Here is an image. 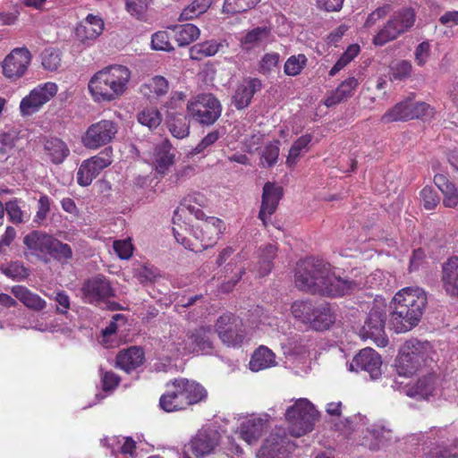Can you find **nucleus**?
<instances>
[{"label":"nucleus","mask_w":458,"mask_h":458,"mask_svg":"<svg viewBox=\"0 0 458 458\" xmlns=\"http://www.w3.org/2000/svg\"><path fill=\"white\" fill-rule=\"evenodd\" d=\"M51 199L46 195L42 194L38 201V211L34 217V222L40 225L47 216V214L50 211L51 206Z\"/></svg>","instance_id":"nucleus-63"},{"label":"nucleus","mask_w":458,"mask_h":458,"mask_svg":"<svg viewBox=\"0 0 458 458\" xmlns=\"http://www.w3.org/2000/svg\"><path fill=\"white\" fill-rule=\"evenodd\" d=\"M277 246L273 243H267L260 246L258 250V273L259 276L268 275L273 269V260L276 257Z\"/></svg>","instance_id":"nucleus-38"},{"label":"nucleus","mask_w":458,"mask_h":458,"mask_svg":"<svg viewBox=\"0 0 458 458\" xmlns=\"http://www.w3.org/2000/svg\"><path fill=\"white\" fill-rule=\"evenodd\" d=\"M294 278L299 289L328 297L351 294L361 285L360 282L336 276L329 263L314 258L297 263Z\"/></svg>","instance_id":"nucleus-1"},{"label":"nucleus","mask_w":458,"mask_h":458,"mask_svg":"<svg viewBox=\"0 0 458 458\" xmlns=\"http://www.w3.org/2000/svg\"><path fill=\"white\" fill-rule=\"evenodd\" d=\"M240 259L241 258L238 254L225 265L224 268L225 276L224 281L219 286L220 292L224 293H230L245 274V268L243 267H236Z\"/></svg>","instance_id":"nucleus-32"},{"label":"nucleus","mask_w":458,"mask_h":458,"mask_svg":"<svg viewBox=\"0 0 458 458\" xmlns=\"http://www.w3.org/2000/svg\"><path fill=\"white\" fill-rule=\"evenodd\" d=\"M433 115V109L425 102H414L411 99V114L412 119H427Z\"/></svg>","instance_id":"nucleus-61"},{"label":"nucleus","mask_w":458,"mask_h":458,"mask_svg":"<svg viewBox=\"0 0 458 458\" xmlns=\"http://www.w3.org/2000/svg\"><path fill=\"white\" fill-rule=\"evenodd\" d=\"M437 380V377L434 373L420 377L409 389V395L414 398L428 399L436 390Z\"/></svg>","instance_id":"nucleus-36"},{"label":"nucleus","mask_w":458,"mask_h":458,"mask_svg":"<svg viewBox=\"0 0 458 458\" xmlns=\"http://www.w3.org/2000/svg\"><path fill=\"white\" fill-rule=\"evenodd\" d=\"M223 135L219 130H214L208 132L200 142L191 150L192 155H197L204 152L207 148H210L218 139Z\"/></svg>","instance_id":"nucleus-60"},{"label":"nucleus","mask_w":458,"mask_h":458,"mask_svg":"<svg viewBox=\"0 0 458 458\" xmlns=\"http://www.w3.org/2000/svg\"><path fill=\"white\" fill-rule=\"evenodd\" d=\"M411 99L408 98L397 103L391 109L386 111L381 117L385 123L411 120Z\"/></svg>","instance_id":"nucleus-40"},{"label":"nucleus","mask_w":458,"mask_h":458,"mask_svg":"<svg viewBox=\"0 0 458 458\" xmlns=\"http://www.w3.org/2000/svg\"><path fill=\"white\" fill-rule=\"evenodd\" d=\"M11 293L29 310L38 312L47 307V301L26 286L14 285Z\"/></svg>","instance_id":"nucleus-28"},{"label":"nucleus","mask_w":458,"mask_h":458,"mask_svg":"<svg viewBox=\"0 0 458 458\" xmlns=\"http://www.w3.org/2000/svg\"><path fill=\"white\" fill-rule=\"evenodd\" d=\"M434 183L444 196L443 205L448 208H455L458 206V187L441 174L435 175Z\"/></svg>","instance_id":"nucleus-30"},{"label":"nucleus","mask_w":458,"mask_h":458,"mask_svg":"<svg viewBox=\"0 0 458 458\" xmlns=\"http://www.w3.org/2000/svg\"><path fill=\"white\" fill-rule=\"evenodd\" d=\"M44 153L54 165H61L70 155V149L65 141L57 137H51L44 141Z\"/></svg>","instance_id":"nucleus-27"},{"label":"nucleus","mask_w":458,"mask_h":458,"mask_svg":"<svg viewBox=\"0 0 458 458\" xmlns=\"http://www.w3.org/2000/svg\"><path fill=\"white\" fill-rule=\"evenodd\" d=\"M51 234L44 231L33 230L23 237L24 256L35 258L38 261L47 264V251Z\"/></svg>","instance_id":"nucleus-17"},{"label":"nucleus","mask_w":458,"mask_h":458,"mask_svg":"<svg viewBox=\"0 0 458 458\" xmlns=\"http://www.w3.org/2000/svg\"><path fill=\"white\" fill-rule=\"evenodd\" d=\"M172 149L173 147L168 140H164L155 146L153 157L156 170L158 174H165L174 164V155Z\"/></svg>","instance_id":"nucleus-31"},{"label":"nucleus","mask_w":458,"mask_h":458,"mask_svg":"<svg viewBox=\"0 0 458 458\" xmlns=\"http://www.w3.org/2000/svg\"><path fill=\"white\" fill-rule=\"evenodd\" d=\"M263 84L261 80L258 78H245L239 84L233 96L232 103L238 110L248 107L255 93L261 90Z\"/></svg>","instance_id":"nucleus-20"},{"label":"nucleus","mask_w":458,"mask_h":458,"mask_svg":"<svg viewBox=\"0 0 458 458\" xmlns=\"http://www.w3.org/2000/svg\"><path fill=\"white\" fill-rule=\"evenodd\" d=\"M42 65L47 71H56L61 65L60 51L54 48L46 49L42 54Z\"/></svg>","instance_id":"nucleus-54"},{"label":"nucleus","mask_w":458,"mask_h":458,"mask_svg":"<svg viewBox=\"0 0 458 458\" xmlns=\"http://www.w3.org/2000/svg\"><path fill=\"white\" fill-rule=\"evenodd\" d=\"M458 441L447 445L445 441L434 443L425 454V458H458Z\"/></svg>","instance_id":"nucleus-42"},{"label":"nucleus","mask_w":458,"mask_h":458,"mask_svg":"<svg viewBox=\"0 0 458 458\" xmlns=\"http://www.w3.org/2000/svg\"><path fill=\"white\" fill-rule=\"evenodd\" d=\"M268 428V415L251 417L240 427L241 437L249 445L256 443Z\"/></svg>","instance_id":"nucleus-23"},{"label":"nucleus","mask_w":458,"mask_h":458,"mask_svg":"<svg viewBox=\"0 0 458 458\" xmlns=\"http://www.w3.org/2000/svg\"><path fill=\"white\" fill-rule=\"evenodd\" d=\"M138 122L150 131L157 129L162 123V114L156 107H146L137 114Z\"/></svg>","instance_id":"nucleus-46"},{"label":"nucleus","mask_w":458,"mask_h":458,"mask_svg":"<svg viewBox=\"0 0 458 458\" xmlns=\"http://www.w3.org/2000/svg\"><path fill=\"white\" fill-rule=\"evenodd\" d=\"M242 320L233 313L220 316L215 325V330L220 340L228 346L240 345L244 339Z\"/></svg>","instance_id":"nucleus-14"},{"label":"nucleus","mask_w":458,"mask_h":458,"mask_svg":"<svg viewBox=\"0 0 458 458\" xmlns=\"http://www.w3.org/2000/svg\"><path fill=\"white\" fill-rule=\"evenodd\" d=\"M194 204H197L199 207L205 206L206 199L204 195L196 192L184 198L178 208L174 211V221L177 218L180 213H184L185 211L194 215L197 219H204V212L200 208H197Z\"/></svg>","instance_id":"nucleus-34"},{"label":"nucleus","mask_w":458,"mask_h":458,"mask_svg":"<svg viewBox=\"0 0 458 458\" xmlns=\"http://www.w3.org/2000/svg\"><path fill=\"white\" fill-rule=\"evenodd\" d=\"M423 207L427 210H433L440 202V197L433 188L426 186L420 191Z\"/></svg>","instance_id":"nucleus-56"},{"label":"nucleus","mask_w":458,"mask_h":458,"mask_svg":"<svg viewBox=\"0 0 458 458\" xmlns=\"http://www.w3.org/2000/svg\"><path fill=\"white\" fill-rule=\"evenodd\" d=\"M3 273L14 281H23L30 276V269L21 261H12L2 268Z\"/></svg>","instance_id":"nucleus-51"},{"label":"nucleus","mask_w":458,"mask_h":458,"mask_svg":"<svg viewBox=\"0 0 458 458\" xmlns=\"http://www.w3.org/2000/svg\"><path fill=\"white\" fill-rule=\"evenodd\" d=\"M145 355L141 348L137 346L130 347L120 351L115 359L116 367L127 373L136 369L144 362Z\"/></svg>","instance_id":"nucleus-25"},{"label":"nucleus","mask_w":458,"mask_h":458,"mask_svg":"<svg viewBox=\"0 0 458 458\" xmlns=\"http://www.w3.org/2000/svg\"><path fill=\"white\" fill-rule=\"evenodd\" d=\"M386 306L374 304L370 309L360 335L363 339H371L377 346L384 347L388 344L385 333Z\"/></svg>","instance_id":"nucleus-10"},{"label":"nucleus","mask_w":458,"mask_h":458,"mask_svg":"<svg viewBox=\"0 0 458 458\" xmlns=\"http://www.w3.org/2000/svg\"><path fill=\"white\" fill-rule=\"evenodd\" d=\"M99 174L90 159L84 160L77 172V182L81 186H89Z\"/></svg>","instance_id":"nucleus-48"},{"label":"nucleus","mask_w":458,"mask_h":458,"mask_svg":"<svg viewBox=\"0 0 458 458\" xmlns=\"http://www.w3.org/2000/svg\"><path fill=\"white\" fill-rule=\"evenodd\" d=\"M119 131V124L108 119H102L89 126L82 136V143L89 149H98L113 141Z\"/></svg>","instance_id":"nucleus-12"},{"label":"nucleus","mask_w":458,"mask_h":458,"mask_svg":"<svg viewBox=\"0 0 458 458\" xmlns=\"http://www.w3.org/2000/svg\"><path fill=\"white\" fill-rule=\"evenodd\" d=\"M150 0H126L127 12L137 19L144 17Z\"/></svg>","instance_id":"nucleus-59"},{"label":"nucleus","mask_w":458,"mask_h":458,"mask_svg":"<svg viewBox=\"0 0 458 458\" xmlns=\"http://www.w3.org/2000/svg\"><path fill=\"white\" fill-rule=\"evenodd\" d=\"M72 258V250L71 246L59 241L52 235L47 251V264L50 262L51 259H54L55 260H57L61 263H66Z\"/></svg>","instance_id":"nucleus-41"},{"label":"nucleus","mask_w":458,"mask_h":458,"mask_svg":"<svg viewBox=\"0 0 458 458\" xmlns=\"http://www.w3.org/2000/svg\"><path fill=\"white\" fill-rule=\"evenodd\" d=\"M280 344L285 356L298 355L303 352L301 338L296 334L285 336L282 339Z\"/></svg>","instance_id":"nucleus-52"},{"label":"nucleus","mask_w":458,"mask_h":458,"mask_svg":"<svg viewBox=\"0 0 458 458\" xmlns=\"http://www.w3.org/2000/svg\"><path fill=\"white\" fill-rule=\"evenodd\" d=\"M311 135L305 134L298 138L292 145L289 155L286 159L288 165H294L301 154L308 150V146L311 141Z\"/></svg>","instance_id":"nucleus-49"},{"label":"nucleus","mask_w":458,"mask_h":458,"mask_svg":"<svg viewBox=\"0 0 458 458\" xmlns=\"http://www.w3.org/2000/svg\"><path fill=\"white\" fill-rule=\"evenodd\" d=\"M381 356L372 348H364L354 356L350 363L352 371H366L372 379H377L382 374Z\"/></svg>","instance_id":"nucleus-18"},{"label":"nucleus","mask_w":458,"mask_h":458,"mask_svg":"<svg viewBox=\"0 0 458 458\" xmlns=\"http://www.w3.org/2000/svg\"><path fill=\"white\" fill-rule=\"evenodd\" d=\"M177 352L210 354L214 350V333L210 327H199L187 332L186 335L173 341Z\"/></svg>","instance_id":"nucleus-7"},{"label":"nucleus","mask_w":458,"mask_h":458,"mask_svg":"<svg viewBox=\"0 0 458 458\" xmlns=\"http://www.w3.org/2000/svg\"><path fill=\"white\" fill-rule=\"evenodd\" d=\"M99 371L101 376L102 388L105 392L112 391L118 386L121 381V378L118 375L113 371L104 372L102 368L99 369Z\"/></svg>","instance_id":"nucleus-64"},{"label":"nucleus","mask_w":458,"mask_h":458,"mask_svg":"<svg viewBox=\"0 0 458 458\" xmlns=\"http://www.w3.org/2000/svg\"><path fill=\"white\" fill-rule=\"evenodd\" d=\"M57 92V86L54 82H46L30 91L20 103L22 115H31L48 102Z\"/></svg>","instance_id":"nucleus-16"},{"label":"nucleus","mask_w":458,"mask_h":458,"mask_svg":"<svg viewBox=\"0 0 458 458\" xmlns=\"http://www.w3.org/2000/svg\"><path fill=\"white\" fill-rule=\"evenodd\" d=\"M5 212L12 223L16 225L24 223L23 212L17 199H13L5 203Z\"/></svg>","instance_id":"nucleus-58"},{"label":"nucleus","mask_w":458,"mask_h":458,"mask_svg":"<svg viewBox=\"0 0 458 458\" xmlns=\"http://www.w3.org/2000/svg\"><path fill=\"white\" fill-rule=\"evenodd\" d=\"M32 55L26 47L13 48L1 62L3 75L16 81L26 73Z\"/></svg>","instance_id":"nucleus-13"},{"label":"nucleus","mask_w":458,"mask_h":458,"mask_svg":"<svg viewBox=\"0 0 458 458\" xmlns=\"http://www.w3.org/2000/svg\"><path fill=\"white\" fill-rule=\"evenodd\" d=\"M151 47L155 50L171 52L174 50L167 31H157L152 35Z\"/></svg>","instance_id":"nucleus-57"},{"label":"nucleus","mask_w":458,"mask_h":458,"mask_svg":"<svg viewBox=\"0 0 458 458\" xmlns=\"http://www.w3.org/2000/svg\"><path fill=\"white\" fill-rule=\"evenodd\" d=\"M442 283L447 294L458 297V257L449 258L442 267Z\"/></svg>","instance_id":"nucleus-26"},{"label":"nucleus","mask_w":458,"mask_h":458,"mask_svg":"<svg viewBox=\"0 0 458 458\" xmlns=\"http://www.w3.org/2000/svg\"><path fill=\"white\" fill-rule=\"evenodd\" d=\"M130 80L131 71L127 66L114 64L96 72L88 88L96 101L110 102L126 91Z\"/></svg>","instance_id":"nucleus-4"},{"label":"nucleus","mask_w":458,"mask_h":458,"mask_svg":"<svg viewBox=\"0 0 458 458\" xmlns=\"http://www.w3.org/2000/svg\"><path fill=\"white\" fill-rule=\"evenodd\" d=\"M307 57L303 54L290 56L284 66V72L288 76L299 75L307 64Z\"/></svg>","instance_id":"nucleus-53"},{"label":"nucleus","mask_w":458,"mask_h":458,"mask_svg":"<svg viewBox=\"0 0 458 458\" xmlns=\"http://www.w3.org/2000/svg\"><path fill=\"white\" fill-rule=\"evenodd\" d=\"M104 30V22L101 18L89 14L75 29L76 38L83 44L89 45Z\"/></svg>","instance_id":"nucleus-24"},{"label":"nucleus","mask_w":458,"mask_h":458,"mask_svg":"<svg viewBox=\"0 0 458 458\" xmlns=\"http://www.w3.org/2000/svg\"><path fill=\"white\" fill-rule=\"evenodd\" d=\"M318 416V411L308 399H299L285 411L290 434L301 437L311 431Z\"/></svg>","instance_id":"nucleus-5"},{"label":"nucleus","mask_w":458,"mask_h":458,"mask_svg":"<svg viewBox=\"0 0 458 458\" xmlns=\"http://www.w3.org/2000/svg\"><path fill=\"white\" fill-rule=\"evenodd\" d=\"M279 156V141L275 140L273 142L268 143L264 148L261 156V162L264 166L271 167L274 165Z\"/></svg>","instance_id":"nucleus-55"},{"label":"nucleus","mask_w":458,"mask_h":458,"mask_svg":"<svg viewBox=\"0 0 458 458\" xmlns=\"http://www.w3.org/2000/svg\"><path fill=\"white\" fill-rule=\"evenodd\" d=\"M289 440L284 428L272 431L258 452V458H284Z\"/></svg>","instance_id":"nucleus-19"},{"label":"nucleus","mask_w":458,"mask_h":458,"mask_svg":"<svg viewBox=\"0 0 458 458\" xmlns=\"http://www.w3.org/2000/svg\"><path fill=\"white\" fill-rule=\"evenodd\" d=\"M368 434L374 440L369 445L371 450H378L393 439V432L383 426H373L367 429Z\"/></svg>","instance_id":"nucleus-44"},{"label":"nucleus","mask_w":458,"mask_h":458,"mask_svg":"<svg viewBox=\"0 0 458 458\" xmlns=\"http://www.w3.org/2000/svg\"><path fill=\"white\" fill-rule=\"evenodd\" d=\"M416 13L412 8H403L394 13L385 26L373 38V44L384 46L409 31L415 23Z\"/></svg>","instance_id":"nucleus-8"},{"label":"nucleus","mask_w":458,"mask_h":458,"mask_svg":"<svg viewBox=\"0 0 458 458\" xmlns=\"http://www.w3.org/2000/svg\"><path fill=\"white\" fill-rule=\"evenodd\" d=\"M207 389L199 382L186 377H177L165 384V391L158 402L165 412L186 411L190 407L206 402Z\"/></svg>","instance_id":"nucleus-3"},{"label":"nucleus","mask_w":458,"mask_h":458,"mask_svg":"<svg viewBox=\"0 0 458 458\" xmlns=\"http://www.w3.org/2000/svg\"><path fill=\"white\" fill-rule=\"evenodd\" d=\"M168 81L164 77L155 76L141 86L140 91L148 98H150L151 94L155 97H162L168 92Z\"/></svg>","instance_id":"nucleus-45"},{"label":"nucleus","mask_w":458,"mask_h":458,"mask_svg":"<svg viewBox=\"0 0 458 458\" xmlns=\"http://www.w3.org/2000/svg\"><path fill=\"white\" fill-rule=\"evenodd\" d=\"M268 36L269 30L267 27L254 28L253 30L248 31L246 35L240 39V47L242 49L249 51L258 47L260 43L267 39Z\"/></svg>","instance_id":"nucleus-43"},{"label":"nucleus","mask_w":458,"mask_h":458,"mask_svg":"<svg viewBox=\"0 0 458 458\" xmlns=\"http://www.w3.org/2000/svg\"><path fill=\"white\" fill-rule=\"evenodd\" d=\"M166 124L170 133L176 139H184L190 134V121L184 114L168 112Z\"/></svg>","instance_id":"nucleus-35"},{"label":"nucleus","mask_w":458,"mask_h":458,"mask_svg":"<svg viewBox=\"0 0 458 458\" xmlns=\"http://www.w3.org/2000/svg\"><path fill=\"white\" fill-rule=\"evenodd\" d=\"M196 229L199 231V235H197V238H200L203 242V249H208L214 246L223 234L225 224L217 217L208 216L201 225H197Z\"/></svg>","instance_id":"nucleus-22"},{"label":"nucleus","mask_w":458,"mask_h":458,"mask_svg":"<svg viewBox=\"0 0 458 458\" xmlns=\"http://www.w3.org/2000/svg\"><path fill=\"white\" fill-rule=\"evenodd\" d=\"M359 84L360 81L357 78L348 77L325 99V105L331 107L351 98Z\"/></svg>","instance_id":"nucleus-29"},{"label":"nucleus","mask_w":458,"mask_h":458,"mask_svg":"<svg viewBox=\"0 0 458 458\" xmlns=\"http://www.w3.org/2000/svg\"><path fill=\"white\" fill-rule=\"evenodd\" d=\"M427 304L425 292L403 288L395 293L391 305L390 325L396 333H405L415 327Z\"/></svg>","instance_id":"nucleus-2"},{"label":"nucleus","mask_w":458,"mask_h":458,"mask_svg":"<svg viewBox=\"0 0 458 458\" xmlns=\"http://www.w3.org/2000/svg\"><path fill=\"white\" fill-rule=\"evenodd\" d=\"M224 47L225 45L222 42L210 40L195 45L191 47V53L193 58L200 59L202 56L215 55Z\"/></svg>","instance_id":"nucleus-50"},{"label":"nucleus","mask_w":458,"mask_h":458,"mask_svg":"<svg viewBox=\"0 0 458 458\" xmlns=\"http://www.w3.org/2000/svg\"><path fill=\"white\" fill-rule=\"evenodd\" d=\"M220 440V433L215 428H202L191 439L187 448L196 458H204L214 453Z\"/></svg>","instance_id":"nucleus-15"},{"label":"nucleus","mask_w":458,"mask_h":458,"mask_svg":"<svg viewBox=\"0 0 458 458\" xmlns=\"http://www.w3.org/2000/svg\"><path fill=\"white\" fill-rule=\"evenodd\" d=\"M316 307L311 301H298L293 303L291 310L294 318H298L304 324H310Z\"/></svg>","instance_id":"nucleus-47"},{"label":"nucleus","mask_w":458,"mask_h":458,"mask_svg":"<svg viewBox=\"0 0 458 458\" xmlns=\"http://www.w3.org/2000/svg\"><path fill=\"white\" fill-rule=\"evenodd\" d=\"M335 317L327 303H322L316 307L314 315L310 322V327L317 331H323L335 323Z\"/></svg>","instance_id":"nucleus-37"},{"label":"nucleus","mask_w":458,"mask_h":458,"mask_svg":"<svg viewBox=\"0 0 458 458\" xmlns=\"http://www.w3.org/2000/svg\"><path fill=\"white\" fill-rule=\"evenodd\" d=\"M283 196V189L275 183L267 182L263 187L261 207L259 218L267 225V218L269 217L277 208L278 203Z\"/></svg>","instance_id":"nucleus-21"},{"label":"nucleus","mask_w":458,"mask_h":458,"mask_svg":"<svg viewBox=\"0 0 458 458\" xmlns=\"http://www.w3.org/2000/svg\"><path fill=\"white\" fill-rule=\"evenodd\" d=\"M179 47H185L195 41L199 36V30L191 23L169 26Z\"/></svg>","instance_id":"nucleus-39"},{"label":"nucleus","mask_w":458,"mask_h":458,"mask_svg":"<svg viewBox=\"0 0 458 458\" xmlns=\"http://www.w3.org/2000/svg\"><path fill=\"white\" fill-rule=\"evenodd\" d=\"M187 110L196 122L208 126L214 124L220 117L222 106L214 95L200 94L188 103Z\"/></svg>","instance_id":"nucleus-9"},{"label":"nucleus","mask_w":458,"mask_h":458,"mask_svg":"<svg viewBox=\"0 0 458 458\" xmlns=\"http://www.w3.org/2000/svg\"><path fill=\"white\" fill-rule=\"evenodd\" d=\"M280 55L278 53H267L259 62V72L262 74L269 73L279 64Z\"/></svg>","instance_id":"nucleus-62"},{"label":"nucleus","mask_w":458,"mask_h":458,"mask_svg":"<svg viewBox=\"0 0 458 458\" xmlns=\"http://www.w3.org/2000/svg\"><path fill=\"white\" fill-rule=\"evenodd\" d=\"M81 293L84 303L95 306L115 297V290L111 282L103 275H97L85 280L81 288Z\"/></svg>","instance_id":"nucleus-11"},{"label":"nucleus","mask_w":458,"mask_h":458,"mask_svg":"<svg viewBox=\"0 0 458 458\" xmlns=\"http://www.w3.org/2000/svg\"><path fill=\"white\" fill-rule=\"evenodd\" d=\"M276 354L267 346L260 345L251 355L249 367L258 372L276 366Z\"/></svg>","instance_id":"nucleus-33"},{"label":"nucleus","mask_w":458,"mask_h":458,"mask_svg":"<svg viewBox=\"0 0 458 458\" xmlns=\"http://www.w3.org/2000/svg\"><path fill=\"white\" fill-rule=\"evenodd\" d=\"M428 344L416 339L406 341L395 359V369L399 376L411 377L426 362Z\"/></svg>","instance_id":"nucleus-6"}]
</instances>
